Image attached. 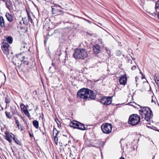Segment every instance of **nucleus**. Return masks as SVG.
Here are the masks:
<instances>
[{"label":"nucleus","instance_id":"f257e3e1","mask_svg":"<svg viewBox=\"0 0 159 159\" xmlns=\"http://www.w3.org/2000/svg\"><path fill=\"white\" fill-rule=\"evenodd\" d=\"M3 40V42L1 44V48L4 53L7 56V57L9 59V50L10 47L9 44L10 43V36H5Z\"/></svg>","mask_w":159,"mask_h":159},{"label":"nucleus","instance_id":"f03ea898","mask_svg":"<svg viewBox=\"0 0 159 159\" xmlns=\"http://www.w3.org/2000/svg\"><path fill=\"white\" fill-rule=\"evenodd\" d=\"M140 114L141 115L142 118L148 121L150 118L152 116L153 114L152 111L150 109L147 107H141L139 110Z\"/></svg>","mask_w":159,"mask_h":159},{"label":"nucleus","instance_id":"7ed1b4c3","mask_svg":"<svg viewBox=\"0 0 159 159\" xmlns=\"http://www.w3.org/2000/svg\"><path fill=\"white\" fill-rule=\"evenodd\" d=\"M88 53L85 49H76L75 50L73 57L76 59H83L88 56Z\"/></svg>","mask_w":159,"mask_h":159},{"label":"nucleus","instance_id":"20e7f679","mask_svg":"<svg viewBox=\"0 0 159 159\" xmlns=\"http://www.w3.org/2000/svg\"><path fill=\"white\" fill-rule=\"evenodd\" d=\"M90 92V90L88 89L82 88L78 92L77 96L78 98H83L86 100L88 98L89 93Z\"/></svg>","mask_w":159,"mask_h":159},{"label":"nucleus","instance_id":"39448f33","mask_svg":"<svg viewBox=\"0 0 159 159\" xmlns=\"http://www.w3.org/2000/svg\"><path fill=\"white\" fill-rule=\"evenodd\" d=\"M139 116L137 114H133L130 115L128 121V124L133 126L138 125L140 122Z\"/></svg>","mask_w":159,"mask_h":159},{"label":"nucleus","instance_id":"423d86ee","mask_svg":"<svg viewBox=\"0 0 159 159\" xmlns=\"http://www.w3.org/2000/svg\"><path fill=\"white\" fill-rule=\"evenodd\" d=\"M101 128L103 132L106 134H109L111 133L112 126L111 124H104L101 126Z\"/></svg>","mask_w":159,"mask_h":159},{"label":"nucleus","instance_id":"0eeeda50","mask_svg":"<svg viewBox=\"0 0 159 159\" xmlns=\"http://www.w3.org/2000/svg\"><path fill=\"white\" fill-rule=\"evenodd\" d=\"M15 59H17V60H19L21 62L25 65H27L29 64L28 61L26 60L28 59V57H25L24 55L22 54H17L16 57H15Z\"/></svg>","mask_w":159,"mask_h":159},{"label":"nucleus","instance_id":"6e6552de","mask_svg":"<svg viewBox=\"0 0 159 159\" xmlns=\"http://www.w3.org/2000/svg\"><path fill=\"white\" fill-rule=\"evenodd\" d=\"M104 143L103 142L99 141L95 143V145H92L91 144H89L88 145V146H92L93 147H95L98 148L100 149L101 151V148L103 147Z\"/></svg>","mask_w":159,"mask_h":159},{"label":"nucleus","instance_id":"1a4fd4ad","mask_svg":"<svg viewBox=\"0 0 159 159\" xmlns=\"http://www.w3.org/2000/svg\"><path fill=\"white\" fill-rule=\"evenodd\" d=\"M127 78L125 75H123L120 78L119 82L120 84L125 85L127 82Z\"/></svg>","mask_w":159,"mask_h":159},{"label":"nucleus","instance_id":"9d476101","mask_svg":"<svg viewBox=\"0 0 159 159\" xmlns=\"http://www.w3.org/2000/svg\"><path fill=\"white\" fill-rule=\"evenodd\" d=\"M93 51L96 54L99 53L101 51V48L98 44H96L93 46Z\"/></svg>","mask_w":159,"mask_h":159},{"label":"nucleus","instance_id":"9b49d317","mask_svg":"<svg viewBox=\"0 0 159 159\" xmlns=\"http://www.w3.org/2000/svg\"><path fill=\"white\" fill-rule=\"evenodd\" d=\"M155 10V14L157 15V17L159 19V0L156 3Z\"/></svg>","mask_w":159,"mask_h":159},{"label":"nucleus","instance_id":"f8f14e48","mask_svg":"<svg viewBox=\"0 0 159 159\" xmlns=\"http://www.w3.org/2000/svg\"><path fill=\"white\" fill-rule=\"evenodd\" d=\"M90 91L91 92L89 93L88 98L89 100H90V99H94L96 97L95 94L93 93V92L91 90H90Z\"/></svg>","mask_w":159,"mask_h":159},{"label":"nucleus","instance_id":"ddd939ff","mask_svg":"<svg viewBox=\"0 0 159 159\" xmlns=\"http://www.w3.org/2000/svg\"><path fill=\"white\" fill-rule=\"evenodd\" d=\"M79 122L77 121H74L72 122H71L70 124V127H73L74 128H77Z\"/></svg>","mask_w":159,"mask_h":159},{"label":"nucleus","instance_id":"4468645a","mask_svg":"<svg viewBox=\"0 0 159 159\" xmlns=\"http://www.w3.org/2000/svg\"><path fill=\"white\" fill-rule=\"evenodd\" d=\"M11 138H12L14 141L17 144H20V141L18 140L16 138L15 135L12 133H11Z\"/></svg>","mask_w":159,"mask_h":159},{"label":"nucleus","instance_id":"2eb2a0df","mask_svg":"<svg viewBox=\"0 0 159 159\" xmlns=\"http://www.w3.org/2000/svg\"><path fill=\"white\" fill-rule=\"evenodd\" d=\"M105 99V105H108L111 103L112 100L111 97H106Z\"/></svg>","mask_w":159,"mask_h":159},{"label":"nucleus","instance_id":"dca6fc26","mask_svg":"<svg viewBox=\"0 0 159 159\" xmlns=\"http://www.w3.org/2000/svg\"><path fill=\"white\" fill-rule=\"evenodd\" d=\"M154 78L156 84L159 87V75L157 74H155L154 76Z\"/></svg>","mask_w":159,"mask_h":159},{"label":"nucleus","instance_id":"f3484780","mask_svg":"<svg viewBox=\"0 0 159 159\" xmlns=\"http://www.w3.org/2000/svg\"><path fill=\"white\" fill-rule=\"evenodd\" d=\"M78 125V127H77V129L81 130H84L86 129V128L84 125L81 123L79 122Z\"/></svg>","mask_w":159,"mask_h":159},{"label":"nucleus","instance_id":"a211bd4d","mask_svg":"<svg viewBox=\"0 0 159 159\" xmlns=\"http://www.w3.org/2000/svg\"><path fill=\"white\" fill-rule=\"evenodd\" d=\"M5 134L4 138L10 143V135H9V132L6 131L5 133Z\"/></svg>","mask_w":159,"mask_h":159},{"label":"nucleus","instance_id":"6ab92c4d","mask_svg":"<svg viewBox=\"0 0 159 159\" xmlns=\"http://www.w3.org/2000/svg\"><path fill=\"white\" fill-rule=\"evenodd\" d=\"M0 25L2 27L5 26V22L2 16H0Z\"/></svg>","mask_w":159,"mask_h":159},{"label":"nucleus","instance_id":"aec40b11","mask_svg":"<svg viewBox=\"0 0 159 159\" xmlns=\"http://www.w3.org/2000/svg\"><path fill=\"white\" fill-rule=\"evenodd\" d=\"M33 124L34 126L37 129H38L39 127V122L37 120H34L33 121Z\"/></svg>","mask_w":159,"mask_h":159},{"label":"nucleus","instance_id":"412c9836","mask_svg":"<svg viewBox=\"0 0 159 159\" xmlns=\"http://www.w3.org/2000/svg\"><path fill=\"white\" fill-rule=\"evenodd\" d=\"M22 20L23 21V24L26 25H27L29 23V20H26V17H23L22 18Z\"/></svg>","mask_w":159,"mask_h":159},{"label":"nucleus","instance_id":"4be33fe9","mask_svg":"<svg viewBox=\"0 0 159 159\" xmlns=\"http://www.w3.org/2000/svg\"><path fill=\"white\" fill-rule=\"evenodd\" d=\"M3 2L6 3V7L9 10L10 9V0H3Z\"/></svg>","mask_w":159,"mask_h":159},{"label":"nucleus","instance_id":"5701e85b","mask_svg":"<svg viewBox=\"0 0 159 159\" xmlns=\"http://www.w3.org/2000/svg\"><path fill=\"white\" fill-rule=\"evenodd\" d=\"M106 97H102L100 99L99 102L104 105H105Z\"/></svg>","mask_w":159,"mask_h":159},{"label":"nucleus","instance_id":"b1692460","mask_svg":"<svg viewBox=\"0 0 159 159\" xmlns=\"http://www.w3.org/2000/svg\"><path fill=\"white\" fill-rule=\"evenodd\" d=\"M58 132V131L56 128H54L53 131V136H56L57 137Z\"/></svg>","mask_w":159,"mask_h":159},{"label":"nucleus","instance_id":"393cba45","mask_svg":"<svg viewBox=\"0 0 159 159\" xmlns=\"http://www.w3.org/2000/svg\"><path fill=\"white\" fill-rule=\"evenodd\" d=\"M15 123L18 129H20V125L19 120L17 119L16 117H15Z\"/></svg>","mask_w":159,"mask_h":159},{"label":"nucleus","instance_id":"a878e982","mask_svg":"<svg viewBox=\"0 0 159 159\" xmlns=\"http://www.w3.org/2000/svg\"><path fill=\"white\" fill-rule=\"evenodd\" d=\"M26 11L27 13V16H28V18L29 19V21H30L32 23H33V20H32V19L31 18V16H30V13H29V12L27 10H26Z\"/></svg>","mask_w":159,"mask_h":159},{"label":"nucleus","instance_id":"bb28decb","mask_svg":"<svg viewBox=\"0 0 159 159\" xmlns=\"http://www.w3.org/2000/svg\"><path fill=\"white\" fill-rule=\"evenodd\" d=\"M20 107L21 110L23 111V112L27 110L26 107L24 104H22L21 105Z\"/></svg>","mask_w":159,"mask_h":159},{"label":"nucleus","instance_id":"cd10ccee","mask_svg":"<svg viewBox=\"0 0 159 159\" xmlns=\"http://www.w3.org/2000/svg\"><path fill=\"white\" fill-rule=\"evenodd\" d=\"M5 101L7 103L6 105V107H5V109L7 108V107H9V105L8 104V103H9L10 102V99H8L7 98H6L5 99Z\"/></svg>","mask_w":159,"mask_h":159},{"label":"nucleus","instance_id":"c85d7f7f","mask_svg":"<svg viewBox=\"0 0 159 159\" xmlns=\"http://www.w3.org/2000/svg\"><path fill=\"white\" fill-rule=\"evenodd\" d=\"M5 16L8 21H10V14L8 12H6L5 15Z\"/></svg>","mask_w":159,"mask_h":159},{"label":"nucleus","instance_id":"c756f323","mask_svg":"<svg viewBox=\"0 0 159 159\" xmlns=\"http://www.w3.org/2000/svg\"><path fill=\"white\" fill-rule=\"evenodd\" d=\"M24 113L25 115L26 116H27L29 118H30V113H29L28 110L25 111H24Z\"/></svg>","mask_w":159,"mask_h":159},{"label":"nucleus","instance_id":"7c9ffc66","mask_svg":"<svg viewBox=\"0 0 159 159\" xmlns=\"http://www.w3.org/2000/svg\"><path fill=\"white\" fill-rule=\"evenodd\" d=\"M56 13L58 15H63L64 14V12L61 10H59L57 11Z\"/></svg>","mask_w":159,"mask_h":159},{"label":"nucleus","instance_id":"2f4dec72","mask_svg":"<svg viewBox=\"0 0 159 159\" xmlns=\"http://www.w3.org/2000/svg\"><path fill=\"white\" fill-rule=\"evenodd\" d=\"M27 45V44L23 42L21 49L23 50V48H25V47Z\"/></svg>","mask_w":159,"mask_h":159},{"label":"nucleus","instance_id":"473e14b6","mask_svg":"<svg viewBox=\"0 0 159 159\" xmlns=\"http://www.w3.org/2000/svg\"><path fill=\"white\" fill-rule=\"evenodd\" d=\"M54 136V139L55 141V142L56 144L57 145L58 143V138L56 136Z\"/></svg>","mask_w":159,"mask_h":159},{"label":"nucleus","instance_id":"72a5a7b5","mask_svg":"<svg viewBox=\"0 0 159 159\" xmlns=\"http://www.w3.org/2000/svg\"><path fill=\"white\" fill-rule=\"evenodd\" d=\"M99 43L101 44H102V46L104 45V44L102 42V39H99L98 40Z\"/></svg>","mask_w":159,"mask_h":159},{"label":"nucleus","instance_id":"f704fd0d","mask_svg":"<svg viewBox=\"0 0 159 159\" xmlns=\"http://www.w3.org/2000/svg\"><path fill=\"white\" fill-rule=\"evenodd\" d=\"M5 114L6 116L9 118H10V113L9 112H8L7 111L5 112Z\"/></svg>","mask_w":159,"mask_h":159},{"label":"nucleus","instance_id":"c9c22d12","mask_svg":"<svg viewBox=\"0 0 159 159\" xmlns=\"http://www.w3.org/2000/svg\"><path fill=\"white\" fill-rule=\"evenodd\" d=\"M52 66H54L55 69H57V66H56L54 62H53V61H52Z\"/></svg>","mask_w":159,"mask_h":159},{"label":"nucleus","instance_id":"e433bc0d","mask_svg":"<svg viewBox=\"0 0 159 159\" xmlns=\"http://www.w3.org/2000/svg\"><path fill=\"white\" fill-rule=\"evenodd\" d=\"M55 120L58 125H59V124H60V121H59L58 119H56Z\"/></svg>","mask_w":159,"mask_h":159},{"label":"nucleus","instance_id":"4c0bfd02","mask_svg":"<svg viewBox=\"0 0 159 159\" xmlns=\"http://www.w3.org/2000/svg\"><path fill=\"white\" fill-rule=\"evenodd\" d=\"M84 20L85 21H87V22L89 23V24H91V22L90 20H88L86 19H84Z\"/></svg>","mask_w":159,"mask_h":159},{"label":"nucleus","instance_id":"58836bf2","mask_svg":"<svg viewBox=\"0 0 159 159\" xmlns=\"http://www.w3.org/2000/svg\"><path fill=\"white\" fill-rule=\"evenodd\" d=\"M136 68V66H134L132 67L131 69L132 70H134Z\"/></svg>","mask_w":159,"mask_h":159},{"label":"nucleus","instance_id":"ea45409f","mask_svg":"<svg viewBox=\"0 0 159 159\" xmlns=\"http://www.w3.org/2000/svg\"><path fill=\"white\" fill-rule=\"evenodd\" d=\"M106 51L107 52L108 54H110V52L109 50L107 49V48H106Z\"/></svg>","mask_w":159,"mask_h":159},{"label":"nucleus","instance_id":"a19ab883","mask_svg":"<svg viewBox=\"0 0 159 159\" xmlns=\"http://www.w3.org/2000/svg\"><path fill=\"white\" fill-rule=\"evenodd\" d=\"M12 113H13V114H16V110H14V111H12Z\"/></svg>","mask_w":159,"mask_h":159},{"label":"nucleus","instance_id":"79ce46f5","mask_svg":"<svg viewBox=\"0 0 159 159\" xmlns=\"http://www.w3.org/2000/svg\"><path fill=\"white\" fill-rule=\"evenodd\" d=\"M12 41H13V38L11 36V44L12 42Z\"/></svg>","mask_w":159,"mask_h":159},{"label":"nucleus","instance_id":"37998d69","mask_svg":"<svg viewBox=\"0 0 159 159\" xmlns=\"http://www.w3.org/2000/svg\"><path fill=\"white\" fill-rule=\"evenodd\" d=\"M27 52L28 53V54H29V55H30V48H29V49L28 50H27Z\"/></svg>","mask_w":159,"mask_h":159},{"label":"nucleus","instance_id":"c03bdc74","mask_svg":"<svg viewBox=\"0 0 159 159\" xmlns=\"http://www.w3.org/2000/svg\"><path fill=\"white\" fill-rule=\"evenodd\" d=\"M135 80H136V82H137V80H138V77L137 76H136L135 77Z\"/></svg>","mask_w":159,"mask_h":159},{"label":"nucleus","instance_id":"a18cd8bd","mask_svg":"<svg viewBox=\"0 0 159 159\" xmlns=\"http://www.w3.org/2000/svg\"><path fill=\"white\" fill-rule=\"evenodd\" d=\"M21 131L23 130V128L21 126H20V129H19Z\"/></svg>","mask_w":159,"mask_h":159},{"label":"nucleus","instance_id":"49530a36","mask_svg":"<svg viewBox=\"0 0 159 159\" xmlns=\"http://www.w3.org/2000/svg\"><path fill=\"white\" fill-rule=\"evenodd\" d=\"M66 56H65V58L63 59V62L65 63V61H66Z\"/></svg>","mask_w":159,"mask_h":159},{"label":"nucleus","instance_id":"de8ad7c7","mask_svg":"<svg viewBox=\"0 0 159 159\" xmlns=\"http://www.w3.org/2000/svg\"><path fill=\"white\" fill-rule=\"evenodd\" d=\"M154 129L159 132V130L158 129H157V128L156 127Z\"/></svg>","mask_w":159,"mask_h":159},{"label":"nucleus","instance_id":"09e8293b","mask_svg":"<svg viewBox=\"0 0 159 159\" xmlns=\"http://www.w3.org/2000/svg\"><path fill=\"white\" fill-rule=\"evenodd\" d=\"M12 17L11 15V20H10L11 22L12 20Z\"/></svg>","mask_w":159,"mask_h":159},{"label":"nucleus","instance_id":"8fccbe9b","mask_svg":"<svg viewBox=\"0 0 159 159\" xmlns=\"http://www.w3.org/2000/svg\"><path fill=\"white\" fill-rule=\"evenodd\" d=\"M47 39H45L44 40V43H45H45H47Z\"/></svg>","mask_w":159,"mask_h":159},{"label":"nucleus","instance_id":"3c124183","mask_svg":"<svg viewBox=\"0 0 159 159\" xmlns=\"http://www.w3.org/2000/svg\"><path fill=\"white\" fill-rule=\"evenodd\" d=\"M12 62L14 63V64L15 65H16V62H14V61H13Z\"/></svg>","mask_w":159,"mask_h":159},{"label":"nucleus","instance_id":"603ef678","mask_svg":"<svg viewBox=\"0 0 159 159\" xmlns=\"http://www.w3.org/2000/svg\"><path fill=\"white\" fill-rule=\"evenodd\" d=\"M120 159H125L123 157H121Z\"/></svg>","mask_w":159,"mask_h":159},{"label":"nucleus","instance_id":"864d4df0","mask_svg":"<svg viewBox=\"0 0 159 159\" xmlns=\"http://www.w3.org/2000/svg\"><path fill=\"white\" fill-rule=\"evenodd\" d=\"M30 135L31 137V134L30 133Z\"/></svg>","mask_w":159,"mask_h":159},{"label":"nucleus","instance_id":"5fc2aeb1","mask_svg":"<svg viewBox=\"0 0 159 159\" xmlns=\"http://www.w3.org/2000/svg\"><path fill=\"white\" fill-rule=\"evenodd\" d=\"M52 11H53V9L52 7Z\"/></svg>","mask_w":159,"mask_h":159},{"label":"nucleus","instance_id":"6e6d98bb","mask_svg":"<svg viewBox=\"0 0 159 159\" xmlns=\"http://www.w3.org/2000/svg\"><path fill=\"white\" fill-rule=\"evenodd\" d=\"M153 102V99L152 100V102Z\"/></svg>","mask_w":159,"mask_h":159},{"label":"nucleus","instance_id":"4d7b16f0","mask_svg":"<svg viewBox=\"0 0 159 159\" xmlns=\"http://www.w3.org/2000/svg\"><path fill=\"white\" fill-rule=\"evenodd\" d=\"M140 73L141 74H142V72H140Z\"/></svg>","mask_w":159,"mask_h":159},{"label":"nucleus","instance_id":"13d9d810","mask_svg":"<svg viewBox=\"0 0 159 159\" xmlns=\"http://www.w3.org/2000/svg\"><path fill=\"white\" fill-rule=\"evenodd\" d=\"M20 24H21V22H20Z\"/></svg>","mask_w":159,"mask_h":159},{"label":"nucleus","instance_id":"bf43d9fd","mask_svg":"<svg viewBox=\"0 0 159 159\" xmlns=\"http://www.w3.org/2000/svg\"><path fill=\"white\" fill-rule=\"evenodd\" d=\"M0 72H2V71L0 70Z\"/></svg>","mask_w":159,"mask_h":159},{"label":"nucleus","instance_id":"052dcab7","mask_svg":"<svg viewBox=\"0 0 159 159\" xmlns=\"http://www.w3.org/2000/svg\"><path fill=\"white\" fill-rule=\"evenodd\" d=\"M51 68V67H50V68H49V70Z\"/></svg>","mask_w":159,"mask_h":159},{"label":"nucleus","instance_id":"680f3d73","mask_svg":"<svg viewBox=\"0 0 159 159\" xmlns=\"http://www.w3.org/2000/svg\"><path fill=\"white\" fill-rule=\"evenodd\" d=\"M133 60H135V58H134L133 59Z\"/></svg>","mask_w":159,"mask_h":159},{"label":"nucleus","instance_id":"e2e57ef3","mask_svg":"<svg viewBox=\"0 0 159 159\" xmlns=\"http://www.w3.org/2000/svg\"><path fill=\"white\" fill-rule=\"evenodd\" d=\"M154 157L152 159H154Z\"/></svg>","mask_w":159,"mask_h":159},{"label":"nucleus","instance_id":"0e129e2a","mask_svg":"<svg viewBox=\"0 0 159 159\" xmlns=\"http://www.w3.org/2000/svg\"><path fill=\"white\" fill-rule=\"evenodd\" d=\"M139 39H140V38H139Z\"/></svg>","mask_w":159,"mask_h":159}]
</instances>
